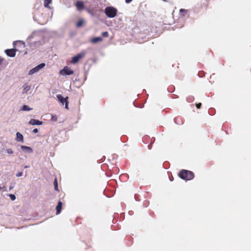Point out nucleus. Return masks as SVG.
Segmentation results:
<instances>
[{
    "instance_id": "obj_4",
    "label": "nucleus",
    "mask_w": 251,
    "mask_h": 251,
    "mask_svg": "<svg viewBox=\"0 0 251 251\" xmlns=\"http://www.w3.org/2000/svg\"><path fill=\"white\" fill-rule=\"evenodd\" d=\"M57 99L62 104L64 105V103H65V108L67 109H69L68 103L69 101H68V97H66L65 98H64L63 96L60 95H56Z\"/></svg>"
},
{
    "instance_id": "obj_20",
    "label": "nucleus",
    "mask_w": 251,
    "mask_h": 251,
    "mask_svg": "<svg viewBox=\"0 0 251 251\" xmlns=\"http://www.w3.org/2000/svg\"><path fill=\"white\" fill-rule=\"evenodd\" d=\"M22 109L24 111H29L31 110L32 109L29 108L27 105H25L23 106Z\"/></svg>"
},
{
    "instance_id": "obj_21",
    "label": "nucleus",
    "mask_w": 251,
    "mask_h": 251,
    "mask_svg": "<svg viewBox=\"0 0 251 251\" xmlns=\"http://www.w3.org/2000/svg\"><path fill=\"white\" fill-rule=\"evenodd\" d=\"M101 34L104 37H107L108 36V33L107 31L103 32Z\"/></svg>"
},
{
    "instance_id": "obj_2",
    "label": "nucleus",
    "mask_w": 251,
    "mask_h": 251,
    "mask_svg": "<svg viewBox=\"0 0 251 251\" xmlns=\"http://www.w3.org/2000/svg\"><path fill=\"white\" fill-rule=\"evenodd\" d=\"M117 10L113 6H107L104 9L105 15L110 18H113L116 16Z\"/></svg>"
},
{
    "instance_id": "obj_30",
    "label": "nucleus",
    "mask_w": 251,
    "mask_h": 251,
    "mask_svg": "<svg viewBox=\"0 0 251 251\" xmlns=\"http://www.w3.org/2000/svg\"><path fill=\"white\" fill-rule=\"evenodd\" d=\"M3 61V59L0 57V65H1Z\"/></svg>"
},
{
    "instance_id": "obj_24",
    "label": "nucleus",
    "mask_w": 251,
    "mask_h": 251,
    "mask_svg": "<svg viewBox=\"0 0 251 251\" xmlns=\"http://www.w3.org/2000/svg\"><path fill=\"white\" fill-rule=\"evenodd\" d=\"M7 152L8 153V154H12L13 153V151L11 149H8L7 150Z\"/></svg>"
},
{
    "instance_id": "obj_31",
    "label": "nucleus",
    "mask_w": 251,
    "mask_h": 251,
    "mask_svg": "<svg viewBox=\"0 0 251 251\" xmlns=\"http://www.w3.org/2000/svg\"><path fill=\"white\" fill-rule=\"evenodd\" d=\"M163 1H165V2H167L168 0H162Z\"/></svg>"
},
{
    "instance_id": "obj_8",
    "label": "nucleus",
    "mask_w": 251,
    "mask_h": 251,
    "mask_svg": "<svg viewBox=\"0 0 251 251\" xmlns=\"http://www.w3.org/2000/svg\"><path fill=\"white\" fill-rule=\"evenodd\" d=\"M75 5L78 11H81L85 8L83 2L81 1H77L75 2Z\"/></svg>"
},
{
    "instance_id": "obj_15",
    "label": "nucleus",
    "mask_w": 251,
    "mask_h": 251,
    "mask_svg": "<svg viewBox=\"0 0 251 251\" xmlns=\"http://www.w3.org/2000/svg\"><path fill=\"white\" fill-rule=\"evenodd\" d=\"M21 149L22 150H26V151L29 152H32V149L29 147H27V146H21Z\"/></svg>"
},
{
    "instance_id": "obj_3",
    "label": "nucleus",
    "mask_w": 251,
    "mask_h": 251,
    "mask_svg": "<svg viewBox=\"0 0 251 251\" xmlns=\"http://www.w3.org/2000/svg\"><path fill=\"white\" fill-rule=\"evenodd\" d=\"M85 54L86 52L84 51H82L78 53L75 56L72 57L71 63L73 64L78 63L80 59L85 56Z\"/></svg>"
},
{
    "instance_id": "obj_5",
    "label": "nucleus",
    "mask_w": 251,
    "mask_h": 251,
    "mask_svg": "<svg viewBox=\"0 0 251 251\" xmlns=\"http://www.w3.org/2000/svg\"><path fill=\"white\" fill-rule=\"evenodd\" d=\"M60 73L62 75H71L74 74V71L68 66H65L63 70H61Z\"/></svg>"
},
{
    "instance_id": "obj_28",
    "label": "nucleus",
    "mask_w": 251,
    "mask_h": 251,
    "mask_svg": "<svg viewBox=\"0 0 251 251\" xmlns=\"http://www.w3.org/2000/svg\"><path fill=\"white\" fill-rule=\"evenodd\" d=\"M5 187L3 186V187L0 186V191L3 190V189H4Z\"/></svg>"
},
{
    "instance_id": "obj_13",
    "label": "nucleus",
    "mask_w": 251,
    "mask_h": 251,
    "mask_svg": "<svg viewBox=\"0 0 251 251\" xmlns=\"http://www.w3.org/2000/svg\"><path fill=\"white\" fill-rule=\"evenodd\" d=\"M208 6V2L207 0H202L201 3V7H203L205 9H207Z\"/></svg>"
},
{
    "instance_id": "obj_12",
    "label": "nucleus",
    "mask_w": 251,
    "mask_h": 251,
    "mask_svg": "<svg viewBox=\"0 0 251 251\" xmlns=\"http://www.w3.org/2000/svg\"><path fill=\"white\" fill-rule=\"evenodd\" d=\"M16 140L18 142H23L24 141L23 135L19 132L16 133Z\"/></svg>"
},
{
    "instance_id": "obj_32",
    "label": "nucleus",
    "mask_w": 251,
    "mask_h": 251,
    "mask_svg": "<svg viewBox=\"0 0 251 251\" xmlns=\"http://www.w3.org/2000/svg\"><path fill=\"white\" fill-rule=\"evenodd\" d=\"M148 147H149V148L150 149H151V148H150V145H148Z\"/></svg>"
},
{
    "instance_id": "obj_18",
    "label": "nucleus",
    "mask_w": 251,
    "mask_h": 251,
    "mask_svg": "<svg viewBox=\"0 0 251 251\" xmlns=\"http://www.w3.org/2000/svg\"><path fill=\"white\" fill-rule=\"evenodd\" d=\"M53 184H54V189L57 191V192H59V190L58 189V183H57V179L55 178L54 179V182H53Z\"/></svg>"
},
{
    "instance_id": "obj_25",
    "label": "nucleus",
    "mask_w": 251,
    "mask_h": 251,
    "mask_svg": "<svg viewBox=\"0 0 251 251\" xmlns=\"http://www.w3.org/2000/svg\"><path fill=\"white\" fill-rule=\"evenodd\" d=\"M196 106L197 108L200 109L201 107V103H196Z\"/></svg>"
},
{
    "instance_id": "obj_10",
    "label": "nucleus",
    "mask_w": 251,
    "mask_h": 251,
    "mask_svg": "<svg viewBox=\"0 0 251 251\" xmlns=\"http://www.w3.org/2000/svg\"><path fill=\"white\" fill-rule=\"evenodd\" d=\"M62 202L60 201H59L57 206H56V214H59L61 212V211L62 210Z\"/></svg>"
},
{
    "instance_id": "obj_23",
    "label": "nucleus",
    "mask_w": 251,
    "mask_h": 251,
    "mask_svg": "<svg viewBox=\"0 0 251 251\" xmlns=\"http://www.w3.org/2000/svg\"><path fill=\"white\" fill-rule=\"evenodd\" d=\"M9 197L12 201H14L16 199V196L13 194H10Z\"/></svg>"
},
{
    "instance_id": "obj_17",
    "label": "nucleus",
    "mask_w": 251,
    "mask_h": 251,
    "mask_svg": "<svg viewBox=\"0 0 251 251\" xmlns=\"http://www.w3.org/2000/svg\"><path fill=\"white\" fill-rule=\"evenodd\" d=\"M84 24V21L83 20H79L76 24V26L77 27H80L83 25Z\"/></svg>"
},
{
    "instance_id": "obj_1",
    "label": "nucleus",
    "mask_w": 251,
    "mask_h": 251,
    "mask_svg": "<svg viewBox=\"0 0 251 251\" xmlns=\"http://www.w3.org/2000/svg\"><path fill=\"white\" fill-rule=\"evenodd\" d=\"M178 176L182 179L190 180L194 178V174L190 171L182 170L179 172Z\"/></svg>"
},
{
    "instance_id": "obj_14",
    "label": "nucleus",
    "mask_w": 251,
    "mask_h": 251,
    "mask_svg": "<svg viewBox=\"0 0 251 251\" xmlns=\"http://www.w3.org/2000/svg\"><path fill=\"white\" fill-rule=\"evenodd\" d=\"M51 0H45L44 2V6L49 9H51L50 7L49 6V4L51 3Z\"/></svg>"
},
{
    "instance_id": "obj_16",
    "label": "nucleus",
    "mask_w": 251,
    "mask_h": 251,
    "mask_svg": "<svg viewBox=\"0 0 251 251\" xmlns=\"http://www.w3.org/2000/svg\"><path fill=\"white\" fill-rule=\"evenodd\" d=\"M30 86L27 85H24V90H23V94L26 93L27 92V91L30 90Z\"/></svg>"
},
{
    "instance_id": "obj_19",
    "label": "nucleus",
    "mask_w": 251,
    "mask_h": 251,
    "mask_svg": "<svg viewBox=\"0 0 251 251\" xmlns=\"http://www.w3.org/2000/svg\"><path fill=\"white\" fill-rule=\"evenodd\" d=\"M187 11L184 9H180L179 10V13L182 16H184L186 13Z\"/></svg>"
},
{
    "instance_id": "obj_26",
    "label": "nucleus",
    "mask_w": 251,
    "mask_h": 251,
    "mask_svg": "<svg viewBox=\"0 0 251 251\" xmlns=\"http://www.w3.org/2000/svg\"><path fill=\"white\" fill-rule=\"evenodd\" d=\"M23 175V173L22 172H19L17 174H16V176L17 177H20V176H22Z\"/></svg>"
},
{
    "instance_id": "obj_33",
    "label": "nucleus",
    "mask_w": 251,
    "mask_h": 251,
    "mask_svg": "<svg viewBox=\"0 0 251 251\" xmlns=\"http://www.w3.org/2000/svg\"><path fill=\"white\" fill-rule=\"evenodd\" d=\"M27 167H28V166H25V168H27Z\"/></svg>"
},
{
    "instance_id": "obj_9",
    "label": "nucleus",
    "mask_w": 251,
    "mask_h": 251,
    "mask_svg": "<svg viewBox=\"0 0 251 251\" xmlns=\"http://www.w3.org/2000/svg\"><path fill=\"white\" fill-rule=\"evenodd\" d=\"M42 123V121L33 119H31L29 122V124L31 125H41Z\"/></svg>"
},
{
    "instance_id": "obj_29",
    "label": "nucleus",
    "mask_w": 251,
    "mask_h": 251,
    "mask_svg": "<svg viewBox=\"0 0 251 251\" xmlns=\"http://www.w3.org/2000/svg\"><path fill=\"white\" fill-rule=\"evenodd\" d=\"M132 0H125L126 2L127 3H130Z\"/></svg>"
},
{
    "instance_id": "obj_7",
    "label": "nucleus",
    "mask_w": 251,
    "mask_h": 251,
    "mask_svg": "<svg viewBox=\"0 0 251 251\" xmlns=\"http://www.w3.org/2000/svg\"><path fill=\"white\" fill-rule=\"evenodd\" d=\"M17 50L12 49H7L5 50V52L7 54V56L13 57L16 55V52Z\"/></svg>"
},
{
    "instance_id": "obj_27",
    "label": "nucleus",
    "mask_w": 251,
    "mask_h": 251,
    "mask_svg": "<svg viewBox=\"0 0 251 251\" xmlns=\"http://www.w3.org/2000/svg\"><path fill=\"white\" fill-rule=\"evenodd\" d=\"M38 129H37V128H35V129H34L33 130V133H37V132H38Z\"/></svg>"
},
{
    "instance_id": "obj_11",
    "label": "nucleus",
    "mask_w": 251,
    "mask_h": 251,
    "mask_svg": "<svg viewBox=\"0 0 251 251\" xmlns=\"http://www.w3.org/2000/svg\"><path fill=\"white\" fill-rule=\"evenodd\" d=\"M102 41V38L100 37H95L91 39L90 41L92 43L95 44Z\"/></svg>"
},
{
    "instance_id": "obj_22",
    "label": "nucleus",
    "mask_w": 251,
    "mask_h": 251,
    "mask_svg": "<svg viewBox=\"0 0 251 251\" xmlns=\"http://www.w3.org/2000/svg\"><path fill=\"white\" fill-rule=\"evenodd\" d=\"M51 119L52 121H56L57 120V117L55 115H51Z\"/></svg>"
},
{
    "instance_id": "obj_6",
    "label": "nucleus",
    "mask_w": 251,
    "mask_h": 251,
    "mask_svg": "<svg viewBox=\"0 0 251 251\" xmlns=\"http://www.w3.org/2000/svg\"><path fill=\"white\" fill-rule=\"evenodd\" d=\"M45 66V63H41L39 65H37L36 67H34V68L32 69L31 70H30L29 72V75H32L37 72H38L40 69H42Z\"/></svg>"
}]
</instances>
